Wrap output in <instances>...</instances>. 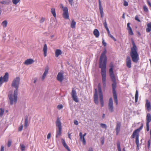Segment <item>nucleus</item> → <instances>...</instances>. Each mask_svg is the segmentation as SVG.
<instances>
[{"label":"nucleus","instance_id":"f257e3e1","mask_svg":"<svg viewBox=\"0 0 151 151\" xmlns=\"http://www.w3.org/2000/svg\"><path fill=\"white\" fill-rule=\"evenodd\" d=\"M106 49L103 51L100 57L99 61V67L101 68V73L102 76V81L104 87L106 86V65L107 57L106 55Z\"/></svg>","mask_w":151,"mask_h":151},{"label":"nucleus","instance_id":"de8ad7c7","mask_svg":"<svg viewBox=\"0 0 151 151\" xmlns=\"http://www.w3.org/2000/svg\"><path fill=\"white\" fill-rule=\"evenodd\" d=\"M45 18L43 17H42L41 19L40 20V23H43L45 20Z\"/></svg>","mask_w":151,"mask_h":151},{"label":"nucleus","instance_id":"f03ea898","mask_svg":"<svg viewBox=\"0 0 151 151\" xmlns=\"http://www.w3.org/2000/svg\"><path fill=\"white\" fill-rule=\"evenodd\" d=\"M132 42L133 46L131 48L130 55L132 61L136 63L139 60V55L137 52V48L133 40H132Z\"/></svg>","mask_w":151,"mask_h":151},{"label":"nucleus","instance_id":"c756f323","mask_svg":"<svg viewBox=\"0 0 151 151\" xmlns=\"http://www.w3.org/2000/svg\"><path fill=\"white\" fill-rule=\"evenodd\" d=\"M28 116H25V123L24 124V127L27 128L28 125Z\"/></svg>","mask_w":151,"mask_h":151},{"label":"nucleus","instance_id":"5fc2aeb1","mask_svg":"<svg viewBox=\"0 0 151 151\" xmlns=\"http://www.w3.org/2000/svg\"><path fill=\"white\" fill-rule=\"evenodd\" d=\"M146 129L147 131L149 130V124H146Z\"/></svg>","mask_w":151,"mask_h":151},{"label":"nucleus","instance_id":"a19ab883","mask_svg":"<svg viewBox=\"0 0 151 151\" xmlns=\"http://www.w3.org/2000/svg\"><path fill=\"white\" fill-rule=\"evenodd\" d=\"M80 141H81L83 142V144L84 145H85L86 144V141L85 138V137H83L81 139H80Z\"/></svg>","mask_w":151,"mask_h":151},{"label":"nucleus","instance_id":"052dcab7","mask_svg":"<svg viewBox=\"0 0 151 151\" xmlns=\"http://www.w3.org/2000/svg\"><path fill=\"white\" fill-rule=\"evenodd\" d=\"M74 124L76 125H78V122L77 120H74Z\"/></svg>","mask_w":151,"mask_h":151},{"label":"nucleus","instance_id":"1a4fd4ad","mask_svg":"<svg viewBox=\"0 0 151 151\" xmlns=\"http://www.w3.org/2000/svg\"><path fill=\"white\" fill-rule=\"evenodd\" d=\"M71 96L73 99V100L76 102H78L79 100L77 96V93L76 91L73 88L72 93H71Z\"/></svg>","mask_w":151,"mask_h":151},{"label":"nucleus","instance_id":"e433bc0d","mask_svg":"<svg viewBox=\"0 0 151 151\" xmlns=\"http://www.w3.org/2000/svg\"><path fill=\"white\" fill-rule=\"evenodd\" d=\"M20 148L22 151H24L25 148V146L22 144H20Z\"/></svg>","mask_w":151,"mask_h":151},{"label":"nucleus","instance_id":"bb28decb","mask_svg":"<svg viewBox=\"0 0 151 151\" xmlns=\"http://www.w3.org/2000/svg\"><path fill=\"white\" fill-rule=\"evenodd\" d=\"M99 96V99L101 105V107H103L104 105V101L103 99V95H100Z\"/></svg>","mask_w":151,"mask_h":151},{"label":"nucleus","instance_id":"680f3d73","mask_svg":"<svg viewBox=\"0 0 151 151\" xmlns=\"http://www.w3.org/2000/svg\"><path fill=\"white\" fill-rule=\"evenodd\" d=\"M50 136H51V133H48L47 135V139H50Z\"/></svg>","mask_w":151,"mask_h":151},{"label":"nucleus","instance_id":"7ed1b4c3","mask_svg":"<svg viewBox=\"0 0 151 151\" xmlns=\"http://www.w3.org/2000/svg\"><path fill=\"white\" fill-rule=\"evenodd\" d=\"M111 81L112 82V87L113 90V93L114 102L116 105L118 104L117 97L115 89L116 87V83L115 76H110Z\"/></svg>","mask_w":151,"mask_h":151},{"label":"nucleus","instance_id":"a211bd4d","mask_svg":"<svg viewBox=\"0 0 151 151\" xmlns=\"http://www.w3.org/2000/svg\"><path fill=\"white\" fill-rule=\"evenodd\" d=\"M34 62L33 59H29L25 61L24 64L26 65H28L32 64Z\"/></svg>","mask_w":151,"mask_h":151},{"label":"nucleus","instance_id":"864d4df0","mask_svg":"<svg viewBox=\"0 0 151 151\" xmlns=\"http://www.w3.org/2000/svg\"><path fill=\"white\" fill-rule=\"evenodd\" d=\"M23 127V125H22L21 126H20L19 127L18 129V130L19 131H21L22 130V128Z\"/></svg>","mask_w":151,"mask_h":151},{"label":"nucleus","instance_id":"09e8293b","mask_svg":"<svg viewBox=\"0 0 151 151\" xmlns=\"http://www.w3.org/2000/svg\"><path fill=\"white\" fill-rule=\"evenodd\" d=\"M143 9L144 11L146 12H147L148 11V9L146 6H144Z\"/></svg>","mask_w":151,"mask_h":151},{"label":"nucleus","instance_id":"393cba45","mask_svg":"<svg viewBox=\"0 0 151 151\" xmlns=\"http://www.w3.org/2000/svg\"><path fill=\"white\" fill-rule=\"evenodd\" d=\"M146 107L148 111H149L151 110V105L150 103V102H149L148 100L147 101V102L146 104Z\"/></svg>","mask_w":151,"mask_h":151},{"label":"nucleus","instance_id":"8fccbe9b","mask_svg":"<svg viewBox=\"0 0 151 151\" xmlns=\"http://www.w3.org/2000/svg\"><path fill=\"white\" fill-rule=\"evenodd\" d=\"M79 136H80V139H81L83 137L82 135V133L81 132H80L79 133Z\"/></svg>","mask_w":151,"mask_h":151},{"label":"nucleus","instance_id":"2eb2a0df","mask_svg":"<svg viewBox=\"0 0 151 151\" xmlns=\"http://www.w3.org/2000/svg\"><path fill=\"white\" fill-rule=\"evenodd\" d=\"M99 12L101 15V17H102L103 16V8L101 4L100 0H99Z\"/></svg>","mask_w":151,"mask_h":151},{"label":"nucleus","instance_id":"4468645a","mask_svg":"<svg viewBox=\"0 0 151 151\" xmlns=\"http://www.w3.org/2000/svg\"><path fill=\"white\" fill-rule=\"evenodd\" d=\"M94 99L95 103L97 104H98V96L97 91L96 89L95 90V92L94 96Z\"/></svg>","mask_w":151,"mask_h":151},{"label":"nucleus","instance_id":"c9c22d12","mask_svg":"<svg viewBox=\"0 0 151 151\" xmlns=\"http://www.w3.org/2000/svg\"><path fill=\"white\" fill-rule=\"evenodd\" d=\"M51 12L53 15L54 17H55L56 16V14L55 12V8H52L51 9Z\"/></svg>","mask_w":151,"mask_h":151},{"label":"nucleus","instance_id":"20e7f679","mask_svg":"<svg viewBox=\"0 0 151 151\" xmlns=\"http://www.w3.org/2000/svg\"><path fill=\"white\" fill-rule=\"evenodd\" d=\"M18 92L14 91L13 94L9 93L8 97L9 100L10 104L12 105L14 104H16L17 101Z\"/></svg>","mask_w":151,"mask_h":151},{"label":"nucleus","instance_id":"a18cd8bd","mask_svg":"<svg viewBox=\"0 0 151 151\" xmlns=\"http://www.w3.org/2000/svg\"><path fill=\"white\" fill-rule=\"evenodd\" d=\"M12 141L11 140H9L8 141L7 146L8 147H10L11 145Z\"/></svg>","mask_w":151,"mask_h":151},{"label":"nucleus","instance_id":"338daca9","mask_svg":"<svg viewBox=\"0 0 151 151\" xmlns=\"http://www.w3.org/2000/svg\"><path fill=\"white\" fill-rule=\"evenodd\" d=\"M147 3L151 7V4L150 1H147Z\"/></svg>","mask_w":151,"mask_h":151},{"label":"nucleus","instance_id":"5701e85b","mask_svg":"<svg viewBox=\"0 0 151 151\" xmlns=\"http://www.w3.org/2000/svg\"><path fill=\"white\" fill-rule=\"evenodd\" d=\"M0 3L4 4L9 5L11 3V1L10 0H4L0 1Z\"/></svg>","mask_w":151,"mask_h":151},{"label":"nucleus","instance_id":"49530a36","mask_svg":"<svg viewBox=\"0 0 151 151\" xmlns=\"http://www.w3.org/2000/svg\"><path fill=\"white\" fill-rule=\"evenodd\" d=\"M124 5L125 6H127L128 5V2L125 0L124 1Z\"/></svg>","mask_w":151,"mask_h":151},{"label":"nucleus","instance_id":"2f4dec72","mask_svg":"<svg viewBox=\"0 0 151 151\" xmlns=\"http://www.w3.org/2000/svg\"><path fill=\"white\" fill-rule=\"evenodd\" d=\"M107 31L108 34L109 36L112 39H113L114 41H116V39L110 34L109 30V29H106Z\"/></svg>","mask_w":151,"mask_h":151},{"label":"nucleus","instance_id":"e2e57ef3","mask_svg":"<svg viewBox=\"0 0 151 151\" xmlns=\"http://www.w3.org/2000/svg\"><path fill=\"white\" fill-rule=\"evenodd\" d=\"M4 146L3 145H1L0 151H4Z\"/></svg>","mask_w":151,"mask_h":151},{"label":"nucleus","instance_id":"6ab92c4d","mask_svg":"<svg viewBox=\"0 0 151 151\" xmlns=\"http://www.w3.org/2000/svg\"><path fill=\"white\" fill-rule=\"evenodd\" d=\"M61 140L62 142L63 146L66 149H67L68 151H70V150L69 149V148L68 147L67 145H66L65 140L63 139H61Z\"/></svg>","mask_w":151,"mask_h":151},{"label":"nucleus","instance_id":"37998d69","mask_svg":"<svg viewBox=\"0 0 151 151\" xmlns=\"http://www.w3.org/2000/svg\"><path fill=\"white\" fill-rule=\"evenodd\" d=\"M100 126L103 128L106 129L107 128L106 125L105 124L101 123L100 124Z\"/></svg>","mask_w":151,"mask_h":151},{"label":"nucleus","instance_id":"4d7b16f0","mask_svg":"<svg viewBox=\"0 0 151 151\" xmlns=\"http://www.w3.org/2000/svg\"><path fill=\"white\" fill-rule=\"evenodd\" d=\"M150 145V140H149L148 141L147 147L149 148Z\"/></svg>","mask_w":151,"mask_h":151},{"label":"nucleus","instance_id":"ea45409f","mask_svg":"<svg viewBox=\"0 0 151 151\" xmlns=\"http://www.w3.org/2000/svg\"><path fill=\"white\" fill-rule=\"evenodd\" d=\"M0 116H2L3 115L4 112V109L1 108L0 109Z\"/></svg>","mask_w":151,"mask_h":151},{"label":"nucleus","instance_id":"58836bf2","mask_svg":"<svg viewBox=\"0 0 151 151\" xmlns=\"http://www.w3.org/2000/svg\"><path fill=\"white\" fill-rule=\"evenodd\" d=\"M117 146L118 151H121V148L120 147V143L119 142H118L117 143Z\"/></svg>","mask_w":151,"mask_h":151},{"label":"nucleus","instance_id":"69168bd1","mask_svg":"<svg viewBox=\"0 0 151 151\" xmlns=\"http://www.w3.org/2000/svg\"><path fill=\"white\" fill-rule=\"evenodd\" d=\"M68 137L70 139H71V136H70V134H69V133H68Z\"/></svg>","mask_w":151,"mask_h":151},{"label":"nucleus","instance_id":"4be33fe9","mask_svg":"<svg viewBox=\"0 0 151 151\" xmlns=\"http://www.w3.org/2000/svg\"><path fill=\"white\" fill-rule=\"evenodd\" d=\"M62 132V129H56V137L58 138L59 136L61 135Z\"/></svg>","mask_w":151,"mask_h":151},{"label":"nucleus","instance_id":"0eeeda50","mask_svg":"<svg viewBox=\"0 0 151 151\" xmlns=\"http://www.w3.org/2000/svg\"><path fill=\"white\" fill-rule=\"evenodd\" d=\"M9 74L8 73H6L3 77H0V86H1L2 84L4 82H6L8 80Z\"/></svg>","mask_w":151,"mask_h":151},{"label":"nucleus","instance_id":"412c9836","mask_svg":"<svg viewBox=\"0 0 151 151\" xmlns=\"http://www.w3.org/2000/svg\"><path fill=\"white\" fill-rule=\"evenodd\" d=\"M151 121V115L150 114L148 113L146 116V124H148Z\"/></svg>","mask_w":151,"mask_h":151},{"label":"nucleus","instance_id":"c85d7f7f","mask_svg":"<svg viewBox=\"0 0 151 151\" xmlns=\"http://www.w3.org/2000/svg\"><path fill=\"white\" fill-rule=\"evenodd\" d=\"M48 69L47 68L45 69V70L42 75V79L43 80L44 79L45 77H46V75L48 73Z\"/></svg>","mask_w":151,"mask_h":151},{"label":"nucleus","instance_id":"f3484780","mask_svg":"<svg viewBox=\"0 0 151 151\" xmlns=\"http://www.w3.org/2000/svg\"><path fill=\"white\" fill-rule=\"evenodd\" d=\"M126 65L129 68L131 67V60L129 56H127L126 59Z\"/></svg>","mask_w":151,"mask_h":151},{"label":"nucleus","instance_id":"13d9d810","mask_svg":"<svg viewBox=\"0 0 151 151\" xmlns=\"http://www.w3.org/2000/svg\"><path fill=\"white\" fill-rule=\"evenodd\" d=\"M135 19L136 20H137L139 22H140V20L139 19L138 17L137 16H136L135 17Z\"/></svg>","mask_w":151,"mask_h":151},{"label":"nucleus","instance_id":"6e6552de","mask_svg":"<svg viewBox=\"0 0 151 151\" xmlns=\"http://www.w3.org/2000/svg\"><path fill=\"white\" fill-rule=\"evenodd\" d=\"M108 108L109 111L111 112H112L114 111L113 103L112 99L110 98L109 100L108 103Z\"/></svg>","mask_w":151,"mask_h":151},{"label":"nucleus","instance_id":"cd10ccee","mask_svg":"<svg viewBox=\"0 0 151 151\" xmlns=\"http://www.w3.org/2000/svg\"><path fill=\"white\" fill-rule=\"evenodd\" d=\"M62 54L61 50L59 49L56 50L55 52V55L56 57H58L60 55Z\"/></svg>","mask_w":151,"mask_h":151},{"label":"nucleus","instance_id":"f8f14e48","mask_svg":"<svg viewBox=\"0 0 151 151\" xmlns=\"http://www.w3.org/2000/svg\"><path fill=\"white\" fill-rule=\"evenodd\" d=\"M57 78L60 82H62L64 79L63 73L61 72L59 73L57 76Z\"/></svg>","mask_w":151,"mask_h":151},{"label":"nucleus","instance_id":"f704fd0d","mask_svg":"<svg viewBox=\"0 0 151 151\" xmlns=\"http://www.w3.org/2000/svg\"><path fill=\"white\" fill-rule=\"evenodd\" d=\"M7 23L8 22L6 20H4L2 22L1 24L5 28L7 26Z\"/></svg>","mask_w":151,"mask_h":151},{"label":"nucleus","instance_id":"774afa93","mask_svg":"<svg viewBox=\"0 0 151 151\" xmlns=\"http://www.w3.org/2000/svg\"><path fill=\"white\" fill-rule=\"evenodd\" d=\"M88 151H93L92 148H89Z\"/></svg>","mask_w":151,"mask_h":151},{"label":"nucleus","instance_id":"bf43d9fd","mask_svg":"<svg viewBox=\"0 0 151 151\" xmlns=\"http://www.w3.org/2000/svg\"><path fill=\"white\" fill-rule=\"evenodd\" d=\"M73 0H68L69 4H70L71 5H73Z\"/></svg>","mask_w":151,"mask_h":151},{"label":"nucleus","instance_id":"dca6fc26","mask_svg":"<svg viewBox=\"0 0 151 151\" xmlns=\"http://www.w3.org/2000/svg\"><path fill=\"white\" fill-rule=\"evenodd\" d=\"M56 125L58 127L57 129H62L61 122L60 121L59 118H58L57 119V121L56 122Z\"/></svg>","mask_w":151,"mask_h":151},{"label":"nucleus","instance_id":"9d476101","mask_svg":"<svg viewBox=\"0 0 151 151\" xmlns=\"http://www.w3.org/2000/svg\"><path fill=\"white\" fill-rule=\"evenodd\" d=\"M63 16L65 19H67L69 18L68 9L66 7H64L63 9Z\"/></svg>","mask_w":151,"mask_h":151},{"label":"nucleus","instance_id":"0e129e2a","mask_svg":"<svg viewBox=\"0 0 151 151\" xmlns=\"http://www.w3.org/2000/svg\"><path fill=\"white\" fill-rule=\"evenodd\" d=\"M101 144L102 145H103L104 143V139H102L101 140Z\"/></svg>","mask_w":151,"mask_h":151},{"label":"nucleus","instance_id":"39448f33","mask_svg":"<svg viewBox=\"0 0 151 151\" xmlns=\"http://www.w3.org/2000/svg\"><path fill=\"white\" fill-rule=\"evenodd\" d=\"M139 131V129H137L135 130L133 132L132 134V138H134L135 137V143L137 145V150H139V134L138 132Z\"/></svg>","mask_w":151,"mask_h":151},{"label":"nucleus","instance_id":"9b49d317","mask_svg":"<svg viewBox=\"0 0 151 151\" xmlns=\"http://www.w3.org/2000/svg\"><path fill=\"white\" fill-rule=\"evenodd\" d=\"M121 124V123L119 122H117L115 129L116 134L118 135L120 130Z\"/></svg>","mask_w":151,"mask_h":151},{"label":"nucleus","instance_id":"3c124183","mask_svg":"<svg viewBox=\"0 0 151 151\" xmlns=\"http://www.w3.org/2000/svg\"><path fill=\"white\" fill-rule=\"evenodd\" d=\"M57 108L59 109H60L63 108V106L62 105H59L57 106Z\"/></svg>","mask_w":151,"mask_h":151},{"label":"nucleus","instance_id":"4c0bfd02","mask_svg":"<svg viewBox=\"0 0 151 151\" xmlns=\"http://www.w3.org/2000/svg\"><path fill=\"white\" fill-rule=\"evenodd\" d=\"M20 1V0H12V3L14 5L17 4Z\"/></svg>","mask_w":151,"mask_h":151},{"label":"nucleus","instance_id":"7c9ffc66","mask_svg":"<svg viewBox=\"0 0 151 151\" xmlns=\"http://www.w3.org/2000/svg\"><path fill=\"white\" fill-rule=\"evenodd\" d=\"M98 90L99 91V95H103V93L102 91V90L101 88V85L100 83H99L98 85Z\"/></svg>","mask_w":151,"mask_h":151},{"label":"nucleus","instance_id":"c03bdc74","mask_svg":"<svg viewBox=\"0 0 151 151\" xmlns=\"http://www.w3.org/2000/svg\"><path fill=\"white\" fill-rule=\"evenodd\" d=\"M128 30V32L129 35H133V32L132 28H131Z\"/></svg>","mask_w":151,"mask_h":151},{"label":"nucleus","instance_id":"473e14b6","mask_svg":"<svg viewBox=\"0 0 151 151\" xmlns=\"http://www.w3.org/2000/svg\"><path fill=\"white\" fill-rule=\"evenodd\" d=\"M76 23V22L74 21L73 19H72V22L71 24V27L74 28L75 27Z\"/></svg>","mask_w":151,"mask_h":151},{"label":"nucleus","instance_id":"a878e982","mask_svg":"<svg viewBox=\"0 0 151 151\" xmlns=\"http://www.w3.org/2000/svg\"><path fill=\"white\" fill-rule=\"evenodd\" d=\"M147 27L146 31L147 32H149L151 31V22L147 24Z\"/></svg>","mask_w":151,"mask_h":151},{"label":"nucleus","instance_id":"423d86ee","mask_svg":"<svg viewBox=\"0 0 151 151\" xmlns=\"http://www.w3.org/2000/svg\"><path fill=\"white\" fill-rule=\"evenodd\" d=\"M20 81V79L19 78V77H17L13 81L12 84V86L15 88V89L14 90V91L18 92V88L19 84Z\"/></svg>","mask_w":151,"mask_h":151},{"label":"nucleus","instance_id":"b1692460","mask_svg":"<svg viewBox=\"0 0 151 151\" xmlns=\"http://www.w3.org/2000/svg\"><path fill=\"white\" fill-rule=\"evenodd\" d=\"M93 34L96 37H98L99 35V31L97 29H95L93 31Z\"/></svg>","mask_w":151,"mask_h":151},{"label":"nucleus","instance_id":"72a5a7b5","mask_svg":"<svg viewBox=\"0 0 151 151\" xmlns=\"http://www.w3.org/2000/svg\"><path fill=\"white\" fill-rule=\"evenodd\" d=\"M138 97V93L137 90L136 91L135 98V102L137 103V102Z\"/></svg>","mask_w":151,"mask_h":151},{"label":"nucleus","instance_id":"6e6d98bb","mask_svg":"<svg viewBox=\"0 0 151 151\" xmlns=\"http://www.w3.org/2000/svg\"><path fill=\"white\" fill-rule=\"evenodd\" d=\"M130 23H128L127 24V28L128 30L131 28V27L130 26Z\"/></svg>","mask_w":151,"mask_h":151},{"label":"nucleus","instance_id":"603ef678","mask_svg":"<svg viewBox=\"0 0 151 151\" xmlns=\"http://www.w3.org/2000/svg\"><path fill=\"white\" fill-rule=\"evenodd\" d=\"M102 44L104 46H106V43L104 41V40L103 39L102 40Z\"/></svg>","mask_w":151,"mask_h":151},{"label":"nucleus","instance_id":"aec40b11","mask_svg":"<svg viewBox=\"0 0 151 151\" xmlns=\"http://www.w3.org/2000/svg\"><path fill=\"white\" fill-rule=\"evenodd\" d=\"M47 47L46 44H45L44 45L43 50L44 52V57H46L47 56Z\"/></svg>","mask_w":151,"mask_h":151},{"label":"nucleus","instance_id":"79ce46f5","mask_svg":"<svg viewBox=\"0 0 151 151\" xmlns=\"http://www.w3.org/2000/svg\"><path fill=\"white\" fill-rule=\"evenodd\" d=\"M104 27L106 28V29H109L107 27V23L106 22V20H105V22L104 23Z\"/></svg>","mask_w":151,"mask_h":151},{"label":"nucleus","instance_id":"ddd939ff","mask_svg":"<svg viewBox=\"0 0 151 151\" xmlns=\"http://www.w3.org/2000/svg\"><path fill=\"white\" fill-rule=\"evenodd\" d=\"M114 67V66L113 63H110L109 66L110 69L109 70V73L110 76H114L113 71V68Z\"/></svg>","mask_w":151,"mask_h":151}]
</instances>
